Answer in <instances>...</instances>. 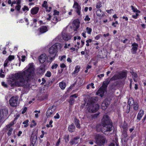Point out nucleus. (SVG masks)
<instances>
[{
    "instance_id": "nucleus-26",
    "label": "nucleus",
    "mask_w": 146,
    "mask_h": 146,
    "mask_svg": "<svg viewBox=\"0 0 146 146\" xmlns=\"http://www.w3.org/2000/svg\"><path fill=\"white\" fill-rule=\"evenodd\" d=\"M131 73L132 74L133 76V79H134V80L135 81H136V78H137V74L136 73H134V72H131Z\"/></svg>"
},
{
    "instance_id": "nucleus-10",
    "label": "nucleus",
    "mask_w": 146,
    "mask_h": 146,
    "mask_svg": "<svg viewBox=\"0 0 146 146\" xmlns=\"http://www.w3.org/2000/svg\"><path fill=\"white\" fill-rule=\"evenodd\" d=\"M98 98L97 97L94 96L92 97L88 100V102L86 106H89L90 105H93V104L97 101Z\"/></svg>"
},
{
    "instance_id": "nucleus-58",
    "label": "nucleus",
    "mask_w": 146,
    "mask_h": 146,
    "mask_svg": "<svg viewBox=\"0 0 146 146\" xmlns=\"http://www.w3.org/2000/svg\"><path fill=\"white\" fill-rule=\"evenodd\" d=\"M16 4H17V5H20L21 2V0H16Z\"/></svg>"
},
{
    "instance_id": "nucleus-33",
    "label": "nucleus",
    "mask_w": 146,
    "mask_h": 146,
    "mask_svg": "<svg viewBox=\"0 0 146 146\" xmlns=\"http://www.w3.org/2000/svg\"><path fill=\"white\" fill-rule=\"evenodd\" d=\"M80 67L78 66H76L75 68V70L73 74H75V73L78 72L79 71V69Z\"/></svg>"
},
{
    "instance_id": "nucleus-9",
    "label": "nucleus",
    "mask_w": 146,
    "mask_h": 146,
    "mask_svg": "<svg viewBox=\"0 0 146 146\" xmlns=\"http://www.w3.org/2000/svg\"><path fill=\"white\" fill-rule=\"evenodd\" d=\"M55 107H56L55 106L53 105L50 106L47 110L46 112V115L47 117L50 116L53 114L55 109V108H53Z\"/></svg>"
},
{
    "instance_id": "nucleus-12",
    "label": "nucleus",
    "mask_w": 146,
    "mask_h": 146,
    "mask_svg": "<svg viewBox=\"0 0 146 146\" xmlns=\"http://www.w3.org/2000/svg\"><path fill=\"white\" fill-rule=\"evenodd\" d=\"M37 136L35 134H34L33 133L32 134L30 141L33 145L36 142L37 139Z\"/></svg>"
},
{
    "instance_id": "nucleus-5",
    "label": "nucleus",
    "mask_w": 146,
    "mask_h": 146,
    "mask_svg": "<svg viewBox=\"0 0 146 146\" xmlns=\"http://www.w3.org/2000/svg\"><path fill=\"white\" fill-rule=\"evenodd\" d=\"M61 46V44L58 43H56L52 46L48 50L49 53L51 55L54 56L53 57L54 58H54L56 55V53L57 52V50L59 47Z\"/></svg>"
},
{
    "instance_id": "nucleus-13",
    "label": "nucleus",
    "mask_w": 146,
    "mask_h": 146,
    "mask_svg": "<svg viewBox=\"0 0 146 146\" xmlns=\"http://www.w3.org/2000/svg\"><path fill=\"white\" fill-rule=\"evenodd\" d=\"M63 39L65 41H68L71 38V36L69 34L62 33V35Z\"/></svg>"
},
{
    "instance_id": "nucleus-18",
    "label": "nucleus",
    "mask_w": 146,
    "mask_h": 146,
    "mask_svg": "<svg viewBox=\"0 0 146 146\" xmlns=\"http://www.w3.org/2000/svg\"><path fill=\"white\" fill-rule=\"evenodd\" d=\"M75 129V127L73 124L72 123L68 127V130L70 132H74Z\"/></svg>"
},
{
    "instance_id": "nucleus-31",
    "label": "nucleus",
    "mask_w": 146,
    "mask_h": 146,
    "mask_svg": "<svg viewBox=\"0 0 146 146\" xmlns=\"http://www.w3.org/2000/svg\"><path fill=\"white\" fill-rule=\"evenodd\" d=\"M69 136L68 135H66L64 137V139L65 140V142L68 143L69 141Z\"/></svg>"
},
{
    "instance_id": "nucleus-24",
    "label": "nucleus",
    "mask_w": 146,
    "mask_h": 146,
    "mask_svg": "<svg viewBox=\"0 0 146 146\" xmlns=\"http://www.w3.org/2000/svg\"><path fill=\"white\" fill-rule=\"evenodd\" d=\"M45 71V66H41L39 70V73L41 74L44 73Z\"/></svg>"
},
{
    "instance_id": "nucleus-23",
    "label": "nucleus",
    "mask_w": 146,
    "mask_h": 146,
    "mask_svg": "<svg viewBox=\"0 0 146 146\" xmlns=\"http://www.w3.org/2000/svg\"><path fill=\"white\" fill-rule=\"evenodd\" d=\"M135 103V102H134V100L132 98H130L128 102V104L127 105L130 106V107L131 106H132Z\"/></svg>"
},
{
    "instance_id": "nucleus-16",
    "label": "nucleus",
    "mask_w": 146,
    "mask_h": 146,
    "mask_svg": "<svg viewBox=\"0 0 146 146\" xmlns=\"http://www.w3.org/2000/svg\"><path fill=\"white\" fill-rule=\"evenodd\" d=\"M80 23L77 20H74L73 23V26L75 28L74 29V31H76L79 27Z\"/></svg>"
},
{
    "instance_id": "nucleus-62",
    "label": "nucleus",
    "mask_w": 146,
    "mask_h": 146,
    "mask_svg": "<svg viewBox=\"0 0 146 146\" xmlns=\"http://www.w3.org/2000/svg\"><path fill=\"white\" fill-rule=\"evenodd\" d=\"M11 127V126H10V125H7L6 126V129H7V130L9 129H10V127Z\"/></svg>"
},
{
    "instance_id": "nucleus-47",
    "label": "nucleus",
    "mask_w": 146,
    "mask_h": 146,
    "mask_svg": "<svg viewBox=\"0 0 146 146\" xmlns=\"http://www.w3.org/2000/svg\"><path fill=\"white\" fill-rule=\"evenodd\" d=\"M90 20V18L88 16V15H86L84 19V20L85 21H89Z\"/></svg>"
},
{
    "instance_id": "nucleus-17",
    "label": "nucleus",
    "mask_w": 146,
    "mask_h": 146,
    "mask_svg": "<svg viewBox=\"0 0 146 146\" xmlns=\"http://www.w3.org/2000/svg\"><path fill=\"white\" fill-rule=\"evenodd\" d=\"M39 11V8L38 7L33 8L31 10V13L33 15L36 14Z\"/></svg>"
},
{
    "instance_id": "nucleus-40",
    "label": "nucleus",
    "mask_w": 146,
    "mask_h": 146,
    "mask_svg": "<svg viewBox=\"0 0 146 146\" xmlns=\"http://www.w3.org/2000/svg\"><path fill=\"white\" fill-rule=\"evenodd\" d=\"M51 74L50 72L47 71V73L46 74L45 76H46L50 77L51 76Z\"/></svg>"
},
{
    "instance_id": "nucleus-1",
    "label": "nucleus",
    "mask_w": 146,
    "mask_h": 146,
    "mask_svg": "<svg viewBox=\"0 0 146 146\" xmlns=\"http://www.w3.org/2000/svg\"><path fill=\"white\" fill-rule=\"evenodd\" d=\"M28 68L23 72H18L13 76V78L16 80L17 86L27 87V83L31 78H33L34 73V68L32 64H30Z\"/></svg>"
},
{
    "instance_id": "nucleus-51",
    "label": "nucleus",
    "mask_w": 146,
    "mask_h": 146,
    "mask_svg": "<svg viewBox=\"0 0 146 146\" xmlns=\"http://www.w3.org/2000/svg\"><path fill=\"white\" fill-rule=\"evenodd\" d=\"M54 117L55 119H59L60 118V115L58 113H57L56 115L54 116Z\"/></svg>"
},
{
    "instance_id": "nucleus-8",
    "label": "nucleus",
    "mask_w": 146,
    "mask_h": 146,
    "mask_svg": "<svg viewBox=\"0 0 146 146\" xmlns=\"http://www.w3.org/2000/svg\"><path fill=\"white\" fill-rule=\"evenodd\" d=\"M88 106V110L89 112H95L99 109V105L97 104L87 106Z\"/></svg>"
},
{
    "instance_id": "nucleus-63",
    "label": "nucleus",
    "mask_w": 146,
    "mask_h": 146,
    "mask_svg": "<svg viewBox=\"0 0 146 146\" xmlns=\"http://www.w3.org/2000/svg\"><path fill=\"white\" fill-rule=\"evenodd\" d=\"M86 31H85L84 32L82 33V35L84 38L86 37Z\"/></svg>"
},
{
    "instance_id": "nucleus-36",
    "label": "nucleus",
    "mask_w": 146,
    "mask_h": 146,
    "mask_svg": "<svg viewBox=\"0 0 146 146\" xmlns=\"http://www.w3.org/2000/svg\"><path fill=\"white\" fill-rule=\"evenodd\" d=\"M47 2L46 1H44L43 2V3L42 5L43 7H45L46 9L48 8V6L47 5Z\"/></svg>"
},
{
    "instance_id": "nucleus-15",
    "label": "nucleus",
    "mask_w": 146,
    "mask_h": 146,
    "mask_svg": "<svg viewBox=\"0 0 146 146\" xmlns=\"http://www.w3.org/2000/svg\"><path fill=\"white\" fill-rule=\"evenodd\" d=\"M79 139L80 137H75L70 140V143L71 145H72L74 144H77L78 143Z\"/></svg>"
},
{
    "instance_id": "nucleus-32",
    "label": "nucleus",
    "mask_w": 146,
    "mask_h": 146,
    "mask_svg": "<svg viewBox=\"0 0 146 146\" xmlns=\"http://www.w3.org/2000/svg\"><path fill=\"white\" fill-rule=\"evenodd\" d=\"M74 102V98L72 97V96H70V100L69 103L71 105H72Z\"/></svg>"
},
{
    "instance_id": "nucleus-54",
    "label": "nucleus",
    "mask_w": 146,
    "mask_h": 146,
    "mask_svg": "<svg viewBox=\"0 0 146 146\" xmlns=\"http://www.w3.org/2000/svg\"><path fill=\"white\" fill-rule=\"evenodd\" d=\"M27 110V108L26 107L24 108L23 109V111H22V113L23 114V113H25L26 112Z\"/></svg>"
},
{
    "instance_id": "nucleus-28",
    "label": "nucleus",
    "mask_w": 146,
    "mask_h": 146,
    "mask_svg": "<svg viewBox=\"0 0 146 146\" xmlns=\"http://www.w3.org/2000/svg\"><path fill=\"white\" fill-rule=\"evenodd\" d=\"M132 106H133V108L135 111H137L138 109L139 105L137 102H135Z\"/></svg>"
},
{
    "instance_id": "nucleus-6",
    "label": "nucleus",
    "mask_w": 146,
    "mask_h": 146,
    "mask_svg": "<svg viewBox=\"0 0 146 146\" xmlns=\"http://www.w3.org/2000/svg\"><path fill=\"white\" fill-rule=\"evenodd\" d=\"M95 139L96 143L100 145H102L105 143L106 139L102 135L98 134L96 135Z\"/></svg>"
},
{
    "instance_id": "nucleus-11",
    "label": "nucleus",
    "mask_w": 146,
    "mask_h": 146,
    "mask_svg": "<svg viewBox=\"0 0 146 146\" xmlns=\"http://www.w3.org/2000/svg\"><path fill=\"white\" fill-rule=\"evenodd\" d=\"M132 48L131 49V52L133 54H135L137 52L138 48V44L135 42L133 43L132 44Z\"/></svg>"
},
{
    "instance_id": "nucleus-7",
    "label": "nucleus",
    "mask_w": 146,
    "mask_h": 146,
    "mask_svg": "<svg viewBox=\"0 0 146 146\" xmlns=\"http://www.w3.org/2000/svg\"><path fill=\"white\" fill-rule=\"evenodd\" d=\"M9 104L11 106L15 107L18 105L19 103L18 98L16 96H12L9 100Z\"/></svg>"
},
{
    "instance_id": "nucleus-14",
    "label": "nucleus",
    "mask_w": 146,
    "mask_h": 146,
    "mask_svg": "<svg viewBox=\"0 0 146 146\" xmlns=\"http://www.w3.org/2000/svg\"><path fill=\"white\" fill-rule=\"evenodd\" d=\"M117 74L119 79H122L124 78H126L127 76V73L125 72L119 73Z\"/></svg>"
},
{
    "instance_id": "nucleus-3",
    "label": "nucleus",
    "mask_w": 146,
    "mask_h": 146,
    "mask_svg": "<svg viewBox=\"0 0 146 146\" xmlns=\"http://www.w3.org/2000/svg\"><path fill=\"white\" fill-rule=\"evenodd\" d=\"M119 79L117 74H115L111 78H109L106 79L104 81L101 87L99 89L97 92L98 95H100L101 97H102L106 91L108 85L110 83V81H113L117 80Z\"/></svg>"
},
{
    "instance_id": "nucleus-37",
    "label": "nucleus",
    "mask_w": 146,
    "mask_h": 146,
    "mask_svg": "<svg viewBox=\"0 0 146 146\" xmlns=\"http://www.w3.org/2000/svg\"><path fill=\"white\" fill-rule=\"evenodd\" d=\"M86 31L87 32V33L89 34H90L91 32L92 31V29L91 28H89L88 27H87L86 28Z\"/></svg>"
},
{
    "instance_id": "nucleus-27",
    "label": "nucleus",
    "mask_w": 146,
    "mask_h": 146,
    "mask_svg": "<svg viewBox=\"0 0 146 146\" xmlns=\"http://www.w3.org/2000/svg\"><path fill=\"white\" fill-rule=\"evenodd\" d=\"M73 7L75 8L76 9H81L80 6L79 5V4L76 2H75L74 3Z\"/></svg>"
},
{
    "instance_id": "nucleus-19",
    "label": "nucleus",
    "mask_w": 146,
    "mask_h": 146,
    "mask_svg": "<svg viewBox=\"0 0 146 146\" xmlns=\"http://www.w3.org/2000/svg\"><path fill=\"white\" fill-rule=\"evenodd\" d=\"M40 29V32L41 33H44L46 32L47 31V28L46 26H42L40 28H39Z\"/></svg>"
},
{
    "instance_id": "nucleus-35",
    "label": "nucleus",
    "mask_w": 146,
    "mask_h": 146,
    "mask_svg": "<svg viewBox=\"0 0 146 146\" xmlns=\"http://www.w3.org/2000/svg\"><path fill=\"white\" fill-rule=\"evenodd\" d=\"M14 59V56L13 55H9L8 58L7 60H8V61H11V60Z\"/></svg>"
},
{
    "instance_id": "nucleus-34",
    "label": "nucleus",
    "mask_w": 146,
    "mask_h": 146,
    "mask_svg": "<svg viewBox=\"0 0 146 146\" xmlns=\"http://www.w3.org/2000/svg\"><path fill=\"white\" fill-rule=\"evenodd\" d=\"M102 14V11L100 9H98L96 11V14L99 16H100Z\"/></svg>"
},
{
    "instance_id": "nucleus-64",
    "label": "nucleus",
    "mask_w": 146,
    "mask_h": 146,
    "mask_svg": "<svg viewBox=\"0 0 146 146\" xmlns=\"http://www.w3.org/2000/svg\"><path fill=\"white\" fill-rule=\"evenodd\" d=\"M52 120L50 121L49 123V124L50 125V127H52Z\"/></svg>"
},
{
    "instance_id": "nucleus-38",
    "label": "nucleus",
    "mask_w": 146,
    "mask_h": 146,
    "mask_svg": "<svg viewBox=\"0 0 146 146\" xmlns=\"http://www.w3.org/2000/svg\"><path fill=\"white\" fill-rule=\"evenodd\" d=\"M8 130V132L7 133V135L9 136L11 135L12 133V132L13 130V129L12 128H10Z\"/></svg>"
},
{
    "instance_id": "nucleus-45",
    "label": "nucleus",
    "mask_w": 146,
    "mask_h": 146,
    "mask_svg": "<svg viewBox=\"0 0 146 146\" xmlns=\"http://www.w3.org/2000/svg\"><path fill=\"white\" fill-rule=\"evenodd\" d=\"M102 36V35H101L99 34L96 36L95 37V39L98 40Z\"/></svg>"
},
{
    "instance_id": "nucleus-25",
    "label": "nucleus",
    "mask_w": 146,
    "mask_h": 146,
    "mask_svg": "<svg viewBox=\"0 0 146 146\" xmlns=\"http://www.w3.org/2000/svg\"><path fill=\"white\" fill-rule=\"evenodd\" d=\"M59 86L62 89L64 90L66 86V84L63 82H61L59 83Z\"/></svg>"
},
{
    "instance_id": "nucleus-20",
    "label": "nucleus",
    "mask_w": 146,
    "mask_h": 146,
    "mask_svg": "<svg viewBox=\"0 0 146 146\" xmlns=\"http://www.w3.org/2000/svg\"><path fill=\"white\" fill-rule=\"evenodd\" d=\"M108 104L106 101H104L102 104V108L104 110L106 109L108 106Z\"/></svg>"
},
{
    "instance_id": "nucleus-53",
    "label": "nucleus",
    "mask_w": 146,
    "mask_h": 146,
    "mask_svg": "<svg viewBox=\"0 0 146 146\" xmlns=\"http://www.w3.org/2000/svg\"><path fill=\"white\" fill-rule=\"evenodd\" d=\"M104 74H102L100 75H98L97 76L99 77L100 78H101L102 77L104 76Z\"/></svg>"
},
{
    "instance_id": "nucleus-52",
    "label": "nucleus",
    "mask_w": 146,
    "mask_h": 146,
    "mask_svg": "<svg viewBox=\"0 0 146 146\" xmlns=\"http://www.w3.org/2000/svg\"><path fill=\"white\" fill-rule=\"evenodd\" d=\"M123 136L125 137V139L127 137V135L126 132H124L123 134Z\"/></svg>"
},
{
    "instance_id": "nucleus-59",
    "label": "nucleus",
    "mask_w": 146,
    "mask_h": 146,
    "mask_svg": "<svg viewBox=\"0 0 146 146\" xmlns=\"http://www.w3.org/2000/svg\"><path fill=\"white\" fill-rule=\"evenodd\" d=\"M60 66L61 68H64L66 67V66L63 63L60 65Z\"/></svg>"
},
{
    "instance_id": "nucleus-57",
    "label": "nucleus",
    "mask_w": 146,
    "mask_h": 146,
    "mask_svg": "<svg viewBox=\"0 0 146 146\" xmlns=\"http://www.w3.org/2000/svg\"><path fill=\"white\" fill-rule=\"evenodd\" d=\"M101 7V4L100 3H98L97 4L96 6V7L98 9Z\"/></svg>"
},
{
    "instance_id": "nucleus-41",
    "label": "nucleus",
    "mask_w": 146,
    "mask_h": 146,
    "mask_svg": "<svg viewBox=\"0 0 146 146\" xmlns=\"http://www.w3.org/2000/svg\"><path fill=\"white\" fill-rule=\"evenodd\" d=\"M81 9H76V11L79 15H80V10Z\"/></svg>"
},
{
    "instance_id": "nucleus-48",
    "label": "nucleus",
    "mask_w": 146,
    "mask_h": 146,
    "mask_svg": "<svg viewBox=\"0 0 146 146\" xmlns=\"http://www.w3.org/2000/svg\"><path fill=\"white\" fill-rule=\"evenodd\" d=\"M8 62V60H7V59H6L5 60V61L4 64V66L5 67L7 66Z\"/></svg>"
},
{
    "instance_id": "nucleus-61",
    "label": "nucleus",
    "mask_w": 146,
    "mask_h": 146,
    "mask_svg": "<svg viewBox=\"0 0 146 146\" xmlns=\"http://www.w3.org/2000/svg\"><path fill=\"white\" fill-rule=\"evenodd\" d=\"M42 82L41 83V84H44V83H45L46 81L45 80V79L44 78H42Z\"/></svg>"
},
{
    "instance_id": "nucleus-39",
    "label": "nucleus",
    "mask_w": 146,
    "mask_h": 146,
    "mask_svg": "<svg viewBox=\"0 0 146 146\" xmlns=\"http://www.w3.org/2000/svg\"><path fill=\"white\" fill-rule=\"evenodd\" d=\"M21 8V6L20 5H16L15 7V8L18 11H19Z\"/></svg>"
},
{
    "instance_id": "nucleus-29",
    "label": "nucleus",
    "mask_w": 146,
    "mask_h": 146,
    "mask_svg": "<svg viewBox=\"0 0 146 146\" xmlns=\"http://www.w3.org/2000/svg\"><path fill=\"white\" fill-rule=\"evenodd\" d=\"M58 21V20L57 19V17H54L52 19V22L53 23L55 24Z\"/></svg>"
},
{
    "instance_id": "nucleus-21",
    "label": "nucleus",
    "mask_w": 146,
    "mask_h": 146,
    "mask_svg": "<svg viewBox=\"0 0 146 146\" xmlns=\"http://www.w3.org/2000/svg\"><path fill=\"white\" fill-rule=\"evenodd\" d=\"M74 122L77 128H80V124L79 120L76 118H75L74 119Z\"/></svg>"
},
{
    "instance_id": "nucleus-2",
    "label": "nucleus",
    "mask_w": 146,
    "mask_h": 146,
    "mask_svg": "<svg viewBox=\"0 0 146 146\" xmlns=\"http://www.w3.org/2000/svg\"><path fill=\"white\" fill-rule=\"evenodd\" d=\"M113 129L112 123L109 116L107 115L104 116L102 120V125L97 124L96 130L98 132L102 131L105 134L106 132L110 131Z\"/></svg>"
},
{
    "instance_id": "nucleus-55",
    "label": "nucleus",
    "mask_w": 146,
    "mask_h": 146,
    "mask_svg": "<svg viewBox=\"0 0 146 146\" xmlns=\"http://www.w3.org/2000/svg\"><path fill=\"white\" fill-rule=\"evenodd\" d=\"M138 14L137 13H136V14L135 15H133L132 16L133 18H134L135 19H136L137 18V17L138 16Z\"/></svg>"
},
{
    "instance_id": "nucleus-30",
    "label": "nucleus",
    "mask_w": 146,
    "mask_h": 146,
    "mask_svg": "<svg viewBox=\"0 0 146 146\" xmlns=\"http://www.w3.org/2000/svg\"><path fill=\"white\" fill-rule=\"evenodd\" d=\"M29 122V120L28 119H27L24 121L23 122V124L24 125V127H26L29 125V123L28 122Z\"/></svg>"
},
{
    "instance_id": "nucleus-43",
    "label": "nucleus",
    "mask_w": 146,
    "mask_h": 146,
    "mask_svg": "<svg viewBox=\"0 0 146 146\" xmlns=\"http://www.w3.org/2000/svg\"><path fill=\"white\" fill-rule=\"evenodd\" d=\"M58 66V65L57 64H54L52 66L51 68L52 69H56L57 68Z\"/></svg>"
},
{
    "instance_id": "nucleus-49",
    "label": "nucleus",
    "mask_w": 146,
    "mask_h": 146,
    "mask_svg": "<svg viewBox=\"0 0 146 146\" xmlns=\"http://www.w3.org/2000/svg\"><path fill=\"white\" fill-rule=\"evenodd\" d=\"M60 138H59L58 140V141L56 144V146H58L59 145L60 143Z\"/></svg>"
},
{
    "instance_id": "nucleus-4",
    "label": "nucleus",
    "mask_w": 146,
    "mask_h": 146,
    "mask_svg": "<svg viewBox=\"0 0 146 146\" xmlns=\"http://www.w3.org/2000/svg\"><path fill=\"white\" fill-rule=\"evenodd\" d=\"M53 57H51L45 54H42L38 57V60L42 64L44 63L46 61L47 62L51 63L53 60Z\"/></svg>"
},
{
    "instance_id": "nucleus-46",
    "label": "nucleus",
    "mask_w": 146,
    "mask_h": 146,
    "mask_svg": "<svg viewBox=\"0 0 146 146\" xmlns=\"http://www.w3.org/2000/svg\"><path fill=\"white\" fill-rule=\"evenodd\" d=\"M127 109L126 110V112L127 113H128L129 112L130 107V106H128V105H127Z\"/></svg>"
},
{
    "instance_id": "nucleus-42",
    "label": "nucleus",
    "mask_w": 146,
    "mask_h": 146,
    "mask_svg": "<svg viewBox=\"0 0 146 146\" xmlns=\"http://www.w3.org/2000/svg\"><path fill=\"white\" fill-rule=\"evenodd\" d=\"M22 9L23 11H25V10L27 11L29 10V8L26 6H24V7Z\"/></svg>"
},
{
    "instance_id": "nucleus-56",
    "label": "nucleus",
    "mask_w": 146,
    "mask_h": 146,
    "mask_svg": "<svg viewBox=\"0 0 146 146\" xmlns=\"http://www.w3.org/2000/svg\"><path fill=\"white\" fill-rule=\"evenodd\" d=\"M22 57V59H21V61L22 62H24L25 60V59L26 58V57L25 56H21Z\"/></svg>"
},
{
    "instance_id": "nucleus-22",
    "label": "nucleus",
    "mask_w": 146,
    "mask_h": 146,
    "mask_svg": "<svg viewBox=\"0 0 146 146\" xmlns=\"http://www.w3.org/2000/svg\"><path fill=\"white\" fill-rule=\"evenodd\" d=\"M144 114V111L143 110H140L138 113L137 119L140 120L141 119V117L143 116Z\"/></svg>"
},
{
    "instance_id": "nucleus-50",
    "label": "nucleus",
    "mask_w": 146,
    "mask_h": 146,
    "mask_svg": "<svg viewBox=\"0 0 146 146\" xmlns=\"http://www.w3.org/2000/svg\"><path fill=\"white\" fill-rule=\"evenodd\" d=\"M115 144L116 145V146H118V145L117 143H111L109 145V146H115Z\"/></svg>"
},
{
    "instance_id": "nucleus-60",
    "label": "nucleus",
    "mask_w": 146,
    "mask_h": 146,
    "mask_svg": "<svg viewBox=\"0 0 146 146\" xmlns=\"http://www.w3.org/2000/svg\"><path fill=\"white\" fill-rule=\"evenodd\" d=\"M2 84L3 86H4L5 87H7V85L5 84V83L4 82H3L2 83Z\"/></svg>"
},
{
    "instance_id": "nucleus-44",
    "label": "nucleus",
    "mask_w": 146,
    "mask_h": 146,
    "mask_svg": "<svg viewBox=\"0 0 146 146\" xmlns=\"http://www.w3.org/2000/svg\"><path fill=\"white\" fill-rule=\"evenodd\" d=\"M32 124L31 125V127H33V126H35L36 125V123L35 122L34 120H33L32 121Z\"/></svg>"
}]
</instances>
